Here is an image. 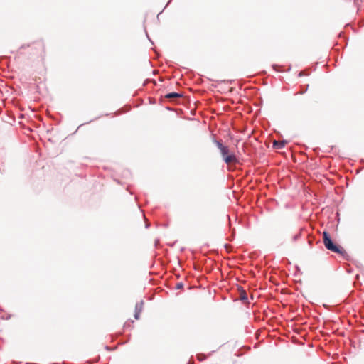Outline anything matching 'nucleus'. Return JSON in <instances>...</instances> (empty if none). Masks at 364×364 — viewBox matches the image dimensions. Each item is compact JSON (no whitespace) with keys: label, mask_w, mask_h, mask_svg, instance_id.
Segmentation results:
<instances>
[{"label":"nucleus","mask_w":364,"mask_h":364,"mask_svg":"<svg viewBox=\"0 0 364 364\" xmlns=\"http://www.w3.org/2000/svg\"><path fill=\"white\" fill-rule=\"evenodd\" d=\"M140 314H141V313H139V312H136V311H134V318H135L136 319H139V318Z\"/></svg>","instance_id":"12"},{"label":"nucleus","mask_w":364,"mask_h":364,"mask_svg":"<svg viewBox=\"0 0 364 364\" xmlns=\"http://www.w3.org/2000/svg\"><path fill=\"white\" fill-rule=\"evenodd\" d=\"M144 304V303L143 300L140 301L139 302H137L135 306L134 311L141 313L143 310Z\"/></svg>","instance_id":"6"},{"label":"nucleus","mask_w":364,"mask_h":364,"mask_svg":"<svg viewBox=\"0 0 364 364\" xmlns=\"http://www.w3.org/2000/svg\"><path fill=\"white\" fill-rule=\"evenodd\" d=\"M213 142L220 150L223 160L226 164H236L239 160L234 153L230 152L228 146L224 145L221 141L213 139Z\"/></svg>","instance_id":"2"},{"label":"nucleus","mask_w":364,"mask_h":364,"mask_svg":"<svg viewBox=\"0 0 364 364\" xmlns=\"http://www.w3.org/2000/svg\"><path fill=\"white\" fill-rule=\"evenodd\" d=\"M225 247L226 249H228V248L229 247V245H228V244H225Z\"/></svg>","instance_id":"15"},{"label":"nucleus","mask_w":364,"mask_h":364,"mask_svg":"<svg viewBox=\"0 0 364 364\" xmlns=\"http://www.w3.org/2000/svg\"><path fill=\"white\" fill-rule=\"evenodd\" d=\"M306 237H307V242H308V244H309V247H312L313 242H314V241L315 240V237L313 236L311 234H309V233L306 235Z\"/></svg>","instance_id":"7"},{"label":"nucleus","mask_w":364,"mask_h":364,"mask_svg":"<svg viewBox=\"0 0 364 364\" xmlns=\"http://www.w3.org/2000/svg\"><path fill=\"white\" fill-rule=\"evenodd\" d=\"M105 348H106L107 350H109L108 346H105Z\"/></svg>","instance_id":"20"},{"label":"nucleus","mask_w":364,"mask_h":364,"mask_svg":"<svg viewBox=\"0 0 364 364\" xmlns=\"http://www.w3.org/2000/svg\"><path fill=\"white\" fill-rule=\"evenodd\" d=\"M287 143V141L282 140V141H274L273 142V147L276 149H281L283 147H284L285 144Z\"/></svg>","instance_id":"4"},{"label":"nucleus","mask_w":364,"mask_h":364,"mask_svg":"<svg viewBox=\"0 0 364 364\" xmlns=\"http://www.w3.org/2000/svg\"><path fill=\"white\" fill-rule=\"evenodd\" d=\"M198 359L200 361H203L205 359V356L204 355L199 354V355H198Z\"/></svg>","instance_id":"11"},{"label":"nucleus","mask_w":364,"mask_h":364,"mask_svg":"<svg viewBox=\"0 0 364 364\" xmlns=\"http://www.w3.org/2000/svg\"><path fill=\"white\" fill-rule=\"evenodd\" d=\"M149 227V224L146 223V228H148Z\"/></svg>","instance_id":"16"},{"label":"nucleus","mask_w":364,"mask_h":364,"mask_svg":"<svg viewBox=\"0 0 364 364\" xmlns=\"http://www.w3.org/2000/svg\"><path fill=\"white\" fill-rule=\"evenodd\" d=\"M181 97H183V94L176 92H168L165 95V97L167 99L179 98Z\"/></svg>","instance_id":"3"},{"label":"nucleus","mask_w":364,"mask_h":364,"mask_svg":"<svg viewBox=\"0 0 364 364\" xmlns=\"http://www.w3.org/2000/svg\"><path fill=\"white\" fill-rule=\"evenodd\" d=\"M303 236V230L300 229L296 233L294 234L291 237L292 242H296Z\"/></svg>","instance_id":"5"},{"label":"nucleus","mask_w":364,"mask_h":364,"mask_svg":"<svg viewBox=\"0 0 364 364\" xmlns=\"http://www.w3.org/2000/svg\"><path fill=\"white\" fill-rule=\"evenodd\" d=\"M183 287V284L182 282H179L176 284V288L177 289H181Z\"/></svg>","instance_id":"10"},{"label":"nucleus","mask_w":364,"mask_h":364,"mask_svg":"<svg viewBox=\"0 0 364 364\" xmlns=\"http://www.w3.org/2000/svg\"><path fill=\"white\" fill-rule=\"evenodd\" d=\"M319 183H320V185L322 183V180L321 179H320Z\"/></svg>","instance_id":"19"},{"label":"nucleus","mask_w":364,"mask_h":364,"mask_svg":"<svg viewBox=\"0 0 364 364\" xmlns=\"http://www.w3.org/2000/svg\"><path fill=\"white\" fill-rule=\"evenodd\" d=\"M234 237V233L232 235L231 237L229 238V240H232Z\"/></svg>","instance_id":"13"},{"label":"nucleus","mask_w":364,"mask_h":364,"mask_svg":"<svg viewBox=\"0 0 364 364\" xmlns=\"http://www.w3.org/2000/svg\"><path fill=\"white\" fill-rule=\"evenodd\" d=\"M304 75V74L302 72H301V73H299V77H301V76H302V75Z\"/></svg>","instance_id":"14"},{"label":"nucleus","mask_w":364,"mask_h":364,"mask_svg":"<svg viewBox=\"0 0 364 364\" xmlns=\"http://www.w3.org/2000/svg\"><path fill=\"white\" fill-rule=\"evenodd\" d=\"M240 299L243 301H247L248 299V297H247V293L245 292V291L244 289H241V291H240Z\"/></svg>","instance_id":"8"},{"label":"nucleus","mask_w":364,"mask_h":364,"mask_svg":"<svg viewBox=\"0 0 364 364\" xmlns=\"http://www.w3.org/2000/svg\"><path fill=\"white\" fill-rule=\"evenodd\" d=\"M323 243L328 250L338 254L343 258L347 255L346 250L340 245L333 240L327 231L323 232Z\"/></svg>","instance_id":"1"},{"label":"nucleus","mask_w":364,"mask_h":364,"mask_svg":"<svg viewBox=\"0 0 364 364\" xmlns=\"http://www.w3.org/2000/svg\"><path fill=\"white\" fill-rule=\"evenodd\" d=\"M291 69V65H290V66L289 67V68H288V71H289Z\"/></svg>","instance_id":"18"},{"label":"nucleus","mask_w":364,"mask_h":364,"mask_svg":"<svg viewBox=\"0 0 364 364\" xmlns=\"http://www.w3.org/2000/svg\"><path fill=\"white\" fill-rule=\"evenodd\" d=\"M306 89L302 92H301V94H304L306 92Z\"/></svg>","instance_id":"17"},{"label":"nucleus","mask_w":364,"mask_h":364,"mask_svg":"<svg viewBox=\"0 0 364 364\" xmlns=\"http://www.w3.org/2000/svg\"><path fill=\"white\" fill-rule=\"evenodd\" d=\"M280 66L277 64H273L272 65V68L276 71V72H283V70H280L279 69Z\"/></svg>","instance_id":"9"}]
</instances>
